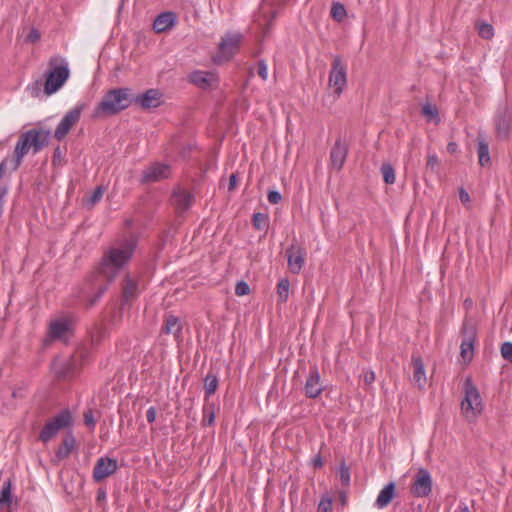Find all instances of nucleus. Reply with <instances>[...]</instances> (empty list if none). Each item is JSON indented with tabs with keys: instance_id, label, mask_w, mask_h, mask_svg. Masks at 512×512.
<instances>
[{
	"instance_id": "1",
	"label": "nucleus",
	"mask_w": 512,
	"mask_h": 512,
	"mask_svg": "<svg viewBox=\"0 0 512 512\" xmlns=\"http://www.w3.org/2000/svg\"><path fill=\"white\" fill-rule=\"evenodd\" d=\"M138 244L136 235H130L122 239L117 247L109 248L103 255L101 263L98 268L97 275L93 277L96 279L98 275L106 279V284L101 285L93 297L89 299L88 306H94L105 291L108 285L114 280L116 275L121 269L130 261Z\"/></svg>"
},
{
	"instance_id": "2",
	"label": "nucleus",
	"mask_w": 512,
	"mask_h": 512,
	"mask_svg": "<svg viewBox=\"0 0 512 512\" xmlns=\"http://www.w3.org/2000/svg\"><path fill=\"white\" fill-rule=\"evenodd\" d=\"M133 103V94L128 87L108 90L94 108L92 117L112 116L127 109Z\"/></svg>"
},
{
	"instance_id": "3",
	"label": "nucleus",
	"mask_w": 512,
	"mask_h": 512,
	"mask_svg": "<svg viewBox=\"0 0 512 512\" xmlns=\"http://www.w3.org/2000/svg\"><path fill=\"white\" fill-rule=\"evenodd\" d=\"M49 131L30 129L22 133L14 149V170H16L24 156L32 149L33 153L40 152L49 142Z\"/></svg>"
},
{
	"instance_id": "4",
	"label": "nucleus",
	"mask_w": 512,
	"mask_h": 512,
	"mask_svg": "<svg viewBox=\"0 0 512 512\" xmlns=\"http://www.w3.org/2000/svg\"><path fill=\"white\" fill-rule=\"evenodd\" d=\"M49 70L46 73L44 91L47 95L57 92L69 78V66L67 61L59 56L51 57Z\"/></svg>"
},
{
	"instance_id": "5",
	"label": "nucleus",
	"mask_w": 512,
	"mask_h": 512,
	"mask_svg": "<svg viewBox=\"0 0 512 512\" xmlns=\"http://www.w3.org/2000/svg\"><path fill=\"white\" fill-rule=\"evenodd\" d=\"M71 424V412L68 409H64L43 426L39 433V439L43 443H47L55 437L60 430L69 427Z\"/></svg>"
},
{
	"instance_id": "6",
	"label": "nucleus",
	"mask_w": 512,
	"mask_h": 512,
	"mask_svg": "<svg viewBox=\"0 0 512 512\" xmlns=\"http://www.w3.org/2000/svg\"><path fill=\"white\" fill-rule=\"evenodd\" d=\"M461 335L460 355L465 362H470L474 355V345L477 336V330L472 321L467 319L463 321Z\"/></svg>"
},
{
	"instance_id": "7",
	"label": "nucleus",
	"mask_w": 512,
	"mask_h": 512,
	"mask_svg": "<svg viewBox=\"0 0 512 512\" xmlns=\"http://www.w3.org/2000/svg\"><path fill=\"white\" fill-rule=\"evenodd\" d=\"M433 489L431 473L425 468H419L414 475L410 487V493L415 498L429 497Z\"/></svg>"
},
{
	"instance_id": "8",
	"label": "nucleus",
	"mask_w": 512,
	"mask_h": 512,
	"mask_svg": "<svg viewBox=\"0 0 512 512\" xmlns=\"http://www.w3.org/2000/svg\"><path fill=\"white\" fill-rule=\"evenodd\" d=\"M328 82L337 97L342 94L347 85V69L339 56L333 58Z\"/></svg>"
},
{
	"instance_id": "9",
	"label": "nucleus",
	"mask_w": 512,
	"mask_h": 512,
	"mask_svg": "<svg viewBox=\"0 0 512 512\" xmlns=\"http://www.w3.org/2000/svg\"><path fill=\"white\" fill-rule=\"evenodd\" d=\"M171 176V166L164 162H153L141 173L142 184L160 182Z\"/></svg>"
},
{
	"instance_id": "10",
	"label": "nucleus",
	"mask_w": 512,
	"mask_h": 512,
	"mask_svg": "<svg viewBox=\"0 0 512 512\" xmlns=\"http://www.w3.org/2000/svg\"><path fill=\"white\" fill-rule=\"evenodd\" d=\"M83 109L84 104L81 103L65 113L54 130L55 139L60 141L69 133L71 128L79 121Z\"/></svg>"
},
{
	"instance_id": "11",
	"label": "nucleus",
	"mask_w": 512,
	"mask_h": 512,
	"mask_svg": "<svg viewBox=\"0 0 512 512\" xmlns=\"http://www.w3.org/2000/svg\"><path fill=\"white\" fill-rule=\"evenodd\" d=\"M481 397L476 387L469 379L465 382V397L461 402V409L467 417L476 415L480 410Z\"/></svg>"
},
{
	"instance_id": "12",
	"label": "nucleus",
	"mask_w": 512,
	"mask_h": 512,
	"mask_svg": "<svg viewBox=\"0 0 512 512\" xmlns=\"http://www.w3.org/2000/svg\"><path fill=\"white\" fill-rule=\"evenodd\" d=\"M324 386L321 382V375L316 365L310 367L309 374L304 385L306 397L315 399L322 394Z\"/></svg>"
},
{
	"instance_id": "13",
	"label": "nucleus",
	"mask_w": 512,
	"mask_h": 512,
	"mask_svg": "<svg viewBox=\"0 0 512 512\" xmlns=\"http://www.w3.org/2000/svg\"><path fill=\"white\" fill-rule=\"evenodd\" d=\"M53 373L58 378H68L75 375L76 363L73 357H56L51 365Z\"/></svg>"
},
{
	"instance_id": "14",
	"label": "nucleus",
	"mask_w": 512,
	"mask_h": 512,
	"mask_svg": "<svg viewBox=\"0 0 512 512\" xmlns=\"http://www.w3.org/2000/svg\"><path fill=\"white\" fill-rule=\"evenodd\" d=\"M287 264L292 274H299L305 263V250L300 246L291 245L286 249Z\"/></svg>"
},
{
	"instance_id": "15",
	"label": "nucleus",
	"mask_w": 512,
	"mask_h": 512,
	"mask_svg": "<svg viewBox=\"0 0 512 512\" xmlns=\"http://www.w3.org/2000/svg\"><path fill=\"white\" fill-rule=\"evenodd\" d=\"M117 468L118 463L115 459L100 457L93 468V478L96 482H100L114 474Z\"/></svg>"
},
{
	"instance_id": "16",
	"label": "nucleus",
	"mask_w": 512,
	"mask_h": 512,
	"mask_svg": "<svg viewBox=\"0 0 512 512\" xmlns=\"http://www.w3.org/2000/svg\"><path fill=\"white\" fill-rule=\"evenodd\" d=\"M183 325L179 317L173 314H166L164 322L161 327V333L174 336L175 341L180 342L183 340L182 336Z\"/></svg>"
},
{
	"instance_id": "17",
	"label": "nucleus",
	"mask_w": 512,
	"mask_h": 512,
	"mask_svg": "<svg viewBox=\"0 0 512 512\" xmlns=\"http://www.w3.org/2000/svg\"><path fill=\"white\" fill-rule=\"evenodd\" d=\"M162 94L157 89H148L142 94H133V103L140 105L143 109H151L160 106Z\"/></svg>"
},
{
	"instance_id": "18",
	"label": "nucleus",
	"mask_w": 512,
	"mask_h": 512,
	"mask_svg": "<svg viewBox=\"0 0 512 512\" xmlns=\"http://www.w3.org/2000/svg\"><path fill=\"white\" fill-rule=\"evenodd\" d=\"M348 147L339 138L335 141L330 151V162L334 169L340 170L347 158Z\"/></svg>"
},
{
	"instance_id": "19",
	"label": "nucleus",
	"mask_w": 512,
	"mask_h": 512,
	"mask_svg": "<svg viewBox=\"0 0 512 512\" xmlns=\"http://www.w3.org/2000/svg\"><path fill=\"white\" fill-rule=\"evenodd\" d=\"M177 16L172 11L160 13L153 22V30L156 33H163L175 26Z\"/></svg>"
},
{
	"instance_id": "20",
	"label": "nucleus",
	"mask_w": 512,
	"mask_h": 512,
	"mask_svg": "<svg viewBox=\"0 0 512 512\" xmlns=\"http://www.w3.org/2000/svg\"><path fill=\"white\" fill-rule=\"evenodd\" d=\"M241 40L242 35L240 33H228L219 43L220 52L229 59L232 57L234 50L238 47Z\"/></svg>"
},
{
	"instance_id": "21",
	"label": "nucleus",
	"mask_w": 512,
	"mask_h": 512,
	"mask_svg": "<svg viewBox=\"0 0 512 512\" xmlns=\"http://www.w3.org/2000/svg\"><path fill=\"white\" fill-rule=\"evenodd\" d=\"M396 486L393 481L387 483L379 492L375 502L374 507L378 509L386 508L393 498L395 497Z\"/></svg>"
},
{
	"instance_id": "22",
	"label": "nucleus",
	"mask_w": 512,
	"mask_h": 512,
	"mask_svg": "<svg viewBox=\"0 0 512 512\" xmlns=\"http://www.w3.org/2000/svg\"><path fill=\"white\" fill-rule=\"evenodd\" d=\"M71 323L68 319L59 318L52 320L49 324L48 334L53 340L61 339L69 330Z\"/></svg>"
},
{
	"instance_id": "23",
	"label": "nucleus",
	"mask_w": 512,
	"mask_h": 512,
	"mask_svg": "<svg viewBox=\"0 0 512 512\" xmlns=\"http://www.w3.org/2000/svg\"><path fill=\"white\" fill-rule=\"evenodd\" d=\"M140 293L139 286L136 280L127 275L124 279L122 287V301L128 303L138 297Z\"/></svg>"
},
{
	"instance_id": "24",
	"label": "nucleus",
	"mask_w": 512,
	"mask_h": 512,
	"mask_svg": "<svg viewBox=\"0 0 512 512\" xmlns=\"http://www.w3.org/2000/svg\"><path fill=\"white\" fill-rule=\"evenodd\" d=\"M211 75L210 72L195 70L188 75V80L198 88L207 90L212 87Z\"/></svg>"
},
{
	"instance_id": "25",
	"label": "nucleus",
	"mask_w": 512,
	"mask_h": 512,
	"mask_svg": "<svg viewBox=\"0 0 512 512\" xmlns=\"http://www.w3.org/2000/svg\"><path fill=\"white\" fill-rule=\"evenodd\" d=\"M511 127V118L506 113H498L495 117V129L497 136L500 139H505L509 136Z\"/></svg>"
},
{
	"instance_id": "26",
	"label": "nucleus",
	"mask_w": 512,
	"mask_h": 512,
	"mask_svg": "<svg viewBox=\"0 0 512 512\" xmlns=\"http://www.w3.org/2000/svg\"><path fill=\"white\" fill-rule=\"evenodd\" d=\"M412 365L414 368L413 381L421 389L426 383L425 367L421 357L412 356Z\"/></svg>"
},
{
	"instance_id": "27",
	"label": "nucleus",
	"mask_w": 512,
	"mask_h": 512,
	"mask_svg": "<svg viewBox=\"0 0 512 512\" xmlns=\"http://www.w3.org/2000/svg\"><path fill=\"white\" fill-rule=\"evenodd\" d=\"M76 440L72 432L67 433L62 440V444L56 450V456L59 459L67 458L75 446Z\"/></svg>"
},
{
	"instance_id": "28",
	"label": "nucleus",
	"mask_w": 512,
	"mask_h": 512,
	"mask_svg": "<svg viewBox=\"0 0 512 512\" xmlns=\"http://www.w3.org/2000/svg\"><path fill=\"white\" fill-rule=\"evenodd\" d=\"M219 380L215 373L208 372L204 378V400H208L217 390Z\"/></svg>"
},
{
	"instance_id": "29",
	"label": "nucleus",
	"mask_w": 512,
	"mask_h": 512,
	"mask_svg": "<svg viewBox=\"0 0 512 512\" xmlns=\"http://www.w3.org/2000/svg\"><path fill=\"white\" fill-rule=\"evenodd\" d=\"M173 198L176 207L181 210L189 209L193 202V196L184 191L174 192Z\"/></svg>"
},
{
	"instance_id": "30",
	"label": "nucleus",
	"mask_w": 512,
	"mask_h": 512,
	"mask_svg": "<svg viewBox=\"0 0 512 512\" xmlns=\"http://www.w3.org/2000/svg\"><path fill=\"white\" fill-rule=\"evenodd\" d=\"M288 0H263L262 10L266 13V7L271 8V16L269 19V26L271 22L277 17L279 10L286 4Z\"/></svg>"
},
{
	"instance_id": "31",
	"label": "nucleus",
	"mask_w": 512,
	"mask_h": 512,
	"mask_svg": "<svg viewBox=\"0 0 512 512\" xmlns=\"http://www.w3.org/2000/svg\"><path fill=\"white\" fill-rule=\"evenodd\" d=\"M421 113L425 117L427 122H433L434 124H439L441 121L437 107L430 103H425L422 106Z\"/></svg>"
},
{
	"instance_id": "32",
	"label": "nucleus",
	"mask_w": 512,
	"mask_h": 512,
	"mask_svg": "<svg viewBox=\"0 0 512 512\" xmlns=\"http://www.w3.org/2000/svg\"><path fill=\"white\" fill-rule=\"evenodd\" d=\"M478 161L484 167L490 163L489 146L484 140H479L477 143Z\"/></svg>"
},
{
	"instance_id": "33",
	"label": "nucleus",
	"mask_w": 512,
	"mask_h": 512,
	"mask_svg": "<svg viewBox=\"0 0 512 512\" xmlns=\"http://www.w3.org/2000/svg\"><path fill=\"white\" fill-rule=\"evenodd\" d=\"M289 289H290V282L288 278L281 279L276 288V293L278 297V301L280 303H285L288 300L289 297Z\"/></svg>"
},
{
	"instance_id": "34",
	"label": "nucleus",
	"mask_w": 512,
	"mask_h": 512,
	"mask_svg": "<svg viewBox=\"0 0 512 512\" xmlns=\"http://www.w3.org/2000/svg\"><path fill=\"white\" fill-rule=\"evenodd\" d=\"M252 224L256 230H266L269 226V217L262 212H255L252 216Z\"/></svg>"
},
{
	"instance_id": "35",
	"label": "nucleus",
	"mask_w": 512,
	"mask_h": 512,
	"mask_svg": "<svg viewBox=\"0 0 512 512\" xmlns=\"http://www.w3.org/2000/svg\"><path fill=\"white\" fill-rule=\"evenodd\" d=\"M381 173L383 176V180L386 184H394L396 177H395V171L393 166L390 163H384L382 164Z\"/></svg>"
},
{
	"instance_id": "36",
	"label": "nucleus",
	"mask_w": 512,
	"mask_h": 512,
	"mask_svg": "<svg viewBox=\"0 0 512 512\" xmlns=\"http://www.w3.org/2000/svg\"><path fill=\"white\" fill-rule=\"evenodd\" d=\"M332 510H333L332 497L328 493L323 494L318 503L317 512H332Z\"/></svg>"
},
{
	"instance_id": "37",
	"label": "nucleus",
	"mask_w": 512,
	"mask_h": 512,
	"mask_svg": "<svg viewBox=\"0 0 512 512\" xmlns=\"http://www.w3.org/2000/svg\"><path fill=\"white\" fill-rule=\"evenodd\" d=\"M11 503V481L7 480L3 483L0 489V504Z\"/></svg>"
},
{
	"instance_id": "38",
	"label": "nucleus",
	"mask_w": 512,
	"mask_h": 512,
	"mask_svg": "<svg viewBox=\"0 0 512 512\" xmlns=\"http://www.w3.org/2000/svg\"><path fill=\"white\" fill-rule=\"evenodd\" d=\"M478 34L483 39L489 40L494 36V28L491 24L483 22L478 27Z\"/></svg>"
},
{
	"instance_id": "39",
	"label": "nucleus",
	"mask_w": 512,
	"mask_h": 512,
	"mask_svg": "<svg viewBox=\"0 0 512 512\" xmlns=\"http://www.w3.org/2000/svg\"><path fill=\"white\" fill-rule=\"evenodd\" d=\"M331 13H332V17L334 18V20L342 21L344 19V17L346 16V9H345L344 5L336 2V3H333Z\"/></svg>"
},
{
	"instance_id": "40",
	"label": "nucleus",
	"mask_w": 512,
	"mask_h": 512,
	"mask_svg": "<svg viewBox=\"0 0 512 512\" xmlns=\"http://www.w3.org/2000/svg\"><path fill=\"white\" fill-rule=\"evenodd\" d=\"M339 479L342 485L348 486L350 484V470L343 463L339 467Z\"/></svg>"
},
{
	"instance_id": "41",
	"label": "nucleus",
	"mask_w": 512,
	"mask_h": 512,
	"mask_svg": "<svg viewBox=\"0 0 512 512\" xmlns=\"http://www.w3.org/2000/svg\"><path fill=\"white\" fill-rule=\"evenodd\" d=\"M500 353L503 359L512 362V342H504L501 345Z\"/></svg>"
},
{
	"instance_id": "42",
	"label": "nucleus",
	"mask_w": 512,
	"mask_h": 512,
	"mask_svg": "<svg viewBox=\"0 0 512 512\" xmlns=\"http://www.w3.org/2000/svg\"><path fill=\"white\" fill-rule=\"evenodd\" d=\"M103 194H104V188L102 186L96 187L89 197V200H88L89 204L95 205L96 203H98L102 199Z\"/></svg>"
},
{
	"instance_id": "43",
	"label": "nucleus",
	"mask_w": 512,
	"mask_h": 512,
	"mask_svg": "<svg viewBox=\"0 0 512 512\" xmlns=\"http://www.w3.org/2000/svg\"><path fill=\"white\" fill-rule=\"evenodd\" d=\"M257 73L259 75V77L266 81L267 78H268V67H267V63L264 59H260L258 62H257Z\"/></svg>"
},
{
	"instance_id": "44",
	"label": "nucleus",
	"mask_w": 512,
	"mask_h": 512,
	"mask_svg": "<svg viewBox=\"0 0 512 512\" xmlns=\"http://www.w3.org/2000/svg\"><path fill=\"white\" fill-rule=\"evenodd\" d=\"M249 292H250V287L247 282L241 280L236 283L235 294L237 296H244V295L249 294Z\"/></svg>"
},
{
	"instance_id": "45",
	"label": "nucleus",
	"mask_w": 512,
	"mask_h": 512,
	"mask_svg": "<svg viewBox=\"0 0 512 512\" xmlns=\"http://www.w3.org/2000/svg\"><path fill=\"white\" fill-rule=\"evenodd\" d=\"M84 422L88 428L94 430L96 426V421L91 410H88L84 413Z\"/></svg>"
},
{
	"instance_id": "46",
	"label": "nucleus",
	"mask_w": 512,
	"mask_h": 512,
	"mask_svg": "<svg viewBox=\"0 0 512 512\" xmlns=\"http://www.w3.org/2000/svg\"><path fill=\"white\" fill-rule=\"evenodd\" d=\"M281 194L276 190H271L267 194V199L271 204H278L281 201Z\"/></svg>"
},
{
	"instance_id": "47",
	"label": "nucleus",
	"mask_w": 512,
	"mask_h": 512,
	"mask_svg": "<svg viewBox=\"0 0 512 512\" xmlns=\"http://www.w3.org/2000/svg\"><path fill=\"white\" fill-rule=\"evenodd\" d=\"M202 408V413H214L218 410V406L214 402H210L209 399L206 401Z\"/></svg>"
},
{
	"instance_id": "48",
	"label": "nucleus",
	"mask_w": 512,
	"mask_h": 512,
	"mask_svg": "<svg viewBox=\"0 0 512 512\" xmlns=\"http://www.w3.org/2000/svg\"><path fill=\"white\" fill-rule=\"evenodd\" d=\"M202 426H212L215 422V415L214 413H202Z\"/></svg>"
},
{
	"instance_id": "49",
	"label": "nucleus",
	"mask_w": 512,
	"mask_h": 512,
	"mask_svg": "<svg viewBox=\"0 0 512 512\" xmlns=\"http://www.w3.org/2000/svg\"><path fill=\"white\" fill-rule=\"evenodd\" d=\"M439 164V160L436 154H429L427 157V168L434 170Z\"/></svg>"
},
{
	"instance_id": "50",
	"label": "nucleus",
	"mask_w": 512,
	"mask_h": 512,
	"mask_svg": "<svg viewBox=\"0 0 512 512\" xmlns=\"http://www.w3.org/2000/svg\"><path fill=\"white\" fill-rule=\"evenodd\" d=\"M157 410L154 406H151L146 411V419L149 423H153L156 419Z\"/></svg>"
},
{
	"instance_id": "51",
	"label": "nucleus",
	"mask_w": 512,
	"mask_h": 512,
	"mask_svg": "<svg viewBox=\"0 0 512 512\" xmlns=\"http://www.w3.org/2000/svg\"><path fill=\"white\" fill-rule=\"evenodd\" d=\"M363 380L366 384H371L375 381V373L372 370H368L363 374Z\"/></svg>"
},
{
	"instance_id": "52",
	"label": "nucleus",
	"mask_w": 512,
	"mask_h": 512,
	"mask_svg": "<svg viewBox=\"0 0 512 512\" xmlns=\"http://www.w3.org/2000/svg\"><path fill=\"white\" fill-rule=\"evenodd\" d=\"M459 199L463 204L468 203L470 201V196L463 187L459 189Z\"/></svg>"
},
{
	"instance_id": "53",
	"label": "nucleus",
	"mask_w": 512,
	"mask_h": 512,
	"mask_svg": "<svg viewBox=\"0 0 512 512\" xmlns=\"http://www.w3.org/2000/svg\"><path fill=\"white\" fill-rule=\"evenodd\" d=\"M312 464L315 469L321 468L323 466V460L320 454L314 456Z\"/></svg>"
},
{
	"instance_id": "54",
	"label": "nucleus",
	"mask_w": 512,
	"mask_h": 512,
	"mask_svg": "<svg viewBox=\"0 0 512 512\" xmlns=\"http://www.w3.org/2000/svg\"><path fill=\"white\" fill-rule=\"evenodd\" d=\"M236 184H237V176L235 174H231L229 177V182H228V190L232 191L236 187Z\"/></svg>"
},
{
	"instance_id": "55",
	"label": "nucleus",
	"mask_w": 512,
	"mask_h": 512,
	"mask_svg": "<svg viewBox=\"0 0 512 512\" xmlns=\"http://www.w3.org/2000/svg\"><path fill=\"white\" fill-rule=\"evenodd\" d=\"M40 38V34L36 29H32L28 34V40L31 42H35Z\"/></svg>"
},
{
	"instance_id": "56",
	"label": "nucleus",
	"mask_w": 512,
	"mask_h": 512,
	"mask_svg": "<svg viewBox=\"0 0 512 512\" xmlns=\"http://www.w3.org/2000/svg\"><path fill=\"white\" fill-rule=\"evenodd\" d=\"M6 193H7V188H2L0 190V217L3 214V197L5 196Z\"/></svg>"
},
{
	"instance_id": "57",
	"label": "nucleus",
	"mask_w": 512,
	"mask_h": 512,
	"mask_svg": "<svg viewBox=\"0 0 512 512\" xmlns=\"http://www.w3.org/2000/svg\"><path fill=\"white\" fill-rule=\"evenodd\" d=\"M458 145L455 142H449L447 144V151L451 154L455 153L457 151Z\"/></svg>"
},
{
	"instance_id": "58",
	"label": "nucleus",
	"mask_w": 512,
	"mask_h": 512,
	"mask_svg": "<svg viewBox=\"0 0 512 512\" xmlns=\"http://www.w3.org/2000/svg\"><path fill=\"white\" fill-rule=\"evenodd\" d=\"M103 333H104L103 331H98L97 332V337L95 335H92V343L94 345H97L100 342Z\"/></svg>"
},
{
	"instance_id": "59",
	"label": "nucleus",
	"mask_w": 512,
	"mask_h": 512,
	"mask_svg": "<svg viewBox=\"0 0 512 512\" xmlns=\"http://www.w3.org/2000/svg\"><path fill=\"white\" fill-rule=\"evenodd\" d=\"M339 501H340L342 507H344L347 504V496H346L345 492L341 491L339 493Z\"/></svg>"
},
{
	"instance_id": "60",
	"label": "nucleus",
	"mask_w": 512,
	"mask_h": 512,
	"mask_svg": "<svg viewBox=\"0 0 512 512\" xmlns=\"http://www.w3.org/2000/svg\"><path fill=\"white\" fill-rule=\"evenodd\" d=\"M459 510H460V512H471V510L469 509V507L467 506V504H466V503H464V502H461V503L459 504Z\"/></svg>"
},
{
	"instance_id": "61",
	"label": "nucleus",
	"mask_w": 512,
	"mask_h": 512,
	"mask_svg": "<svg viewBox=\"0 0 512 512\" xmlns=\"http://www.w3.org/2000/svg\"><path fill=\"white\" fill-rule=\"evenodd\" d=\"M4 171H5V162L3 161L0 163V178L3 176Z\"/></svg>"
},
{
	"instance_id": "62",
	"label": "nucleus",
	"mask_w": 512,
	"mask_h": 512,
	"mask_svg": "<svg viewBox=\"0 0 512 512\" xmlns=\"http://www.w3.org/2000/svg\"><path fill=\"white\" fill-rule=\"evenodd\" d=\"M100 496H103V497H104V496H105V492H104V491L99 492V493H98V497L100 498Z\"/></svg>"
},
{
	"instance_id": "63",
	"label": "nucleus",
	"mask_w": 512,
	"mask_h": 512,
	"mask_svg": "<svg viewBox=\"0 0 512 512\" xmlns=\"http://www.w3.org/2000/svg\"><path fill=\"white\" fill-rule=\"evenodd\" d=\"M56 153H60L59 148H56V150H55V152H54V156H53V158H55V157H56Z\"/></svg>"
}]
</instances>
